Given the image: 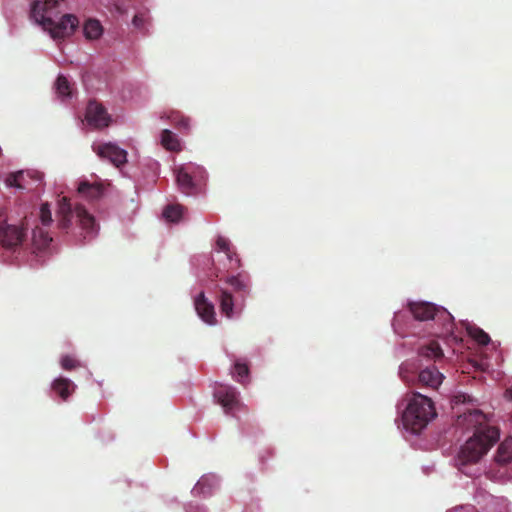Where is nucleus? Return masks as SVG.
<instances>
[{
    "mask_svg": "<svg viewBox=\"0 0 512 512\" xmlns=\"http://www.w3.org/2000/svg\"><path fill=\"white\" fill-rule=\"evenodd\" d=\"M60 363L61 367L65 370H73L80 366V363L70 355L63 356Z\"/></svg>",
    "mask_w": 512,
    "mask_h": 512,
    "instance_id": "c756f323",
    "label": "nucleus"
},
{
    "mask_svg": "<svg viewBox=\"0 0 512 512\" xmlns=\"http://www.w3.org/2000/svg\"><path fill=\"white\" fill-rule=\"evenodd\" d=\"M113 2L114 8L118 14L123 15L127 13V8L120 0H113Z\"/></svg>",
    "mask_w": 512,
    "mask_h": 512,
    "instance_id": "2f4dec72",
    "label": "nucleus"
},
{
    "mask_svg": "<svg viewBox=\"0 0 512 512\" xmlns=\"http://www.w3.org/2000/svg\"><path fill=\"white\" fill-rule=\"evenodd\" d=\"M214 396L217 398L218 403L224 408L226 413H230L240 405L238 392L232 386L220 385L216 389Z\"/></svg>",
    "mask_w": 512,
    "mask_h": 512,
    "instance_id": "f8f14e48",
    "label": "nucleus"
},
{
    "mask_svg": "<svg viewBox=\"0 0 512 512\" xmlns=\"http://www.w3.org/2000/svg\"><path fill=\"white\" fill-rule=\"evenodd\" d=\"M150 17L146 12H138L134 15L132 23L137 29H145L146 25L149 24Z\"/></svg>",
    "mask_w": 512,
    "mask_h": 512,
    "instance_id": "c85d7f7f",
    "label": "nucleus"
},
{
    "mask_svg": "<svg viewBox=\"0 0 512 512\" xmlns=\"http://www.w3.org/2000/svg\"><path fill=\"white\" fill-rule=\"evenodd\" d=\"M195 310L198 316L207 324H216V315L214 305L207 300L204 292H201L194 302Z\"/></svg>",
    "mask_w": 512,
    "mask_h": 512,
    "instance_id": "2eb2a0df",
    "label": "nucleus"
},
{
    "mask_svg": "<svg viewBox=\"0 0 512 512\" xmlns=\"http://www.w3.org/2000/svg\"><path fill=\"white\" fill-rule=\"evenodd\" d=\"M216 245L218 247V249L222 252H224L227 256V259L229 260L230 262V267L229 269H237L239 268L240 266V260L239 258L237 257L236 253L231 251L230 249V242L228 239L222 237V236H219L216 240Z\"/></svg>",
    "mask_w": 512,
    "mask_h": 512,
    "instance_id": "6ab92c4d",
    "label": "nucleus"
},
{
    "mask_svg": "<svg viewBox=\"0 0 512 512\" xmlns=\"http://www.w3.org/2000/svg\"><path fill=\"white\" fill-rule=\"evenodd\" d=\"M409 310L413 317L419 321L437 320L442 321L445 325H452L451 314L443 307H438L430 302H410Z\"/></svg>",
    "mask_w": 512,
    "mask_h": 512,
    "instance_id": "423d86ee",
    "label": "nucleus"
},
{
    "mask_svg": "<svg viewBox=\"0 0 512 512\" xmlns=\"http://www.w3.org/2000/svg\"><path fill=\"white\" fill-rule=\"evenodd\" d=\"M74 214L81 230L85 233L84 238L87 236H94L97 232V224L93 215H91L84 206L78 204L72 208L70 200L67 197H62L58 201L57 210V226L60 230L68 232L72 226V219Z\"/></svg>",
    "mask_w": 512,
    "mask_h": 512,
    "instance_id": "20e7f679",
    "label": "nucleus"
},
{
    "mask_svg": "<svg viewBox=\"0 0 512 512\" xmlns=\"http://www.w3.org/2000/svg\"><path fill=\"white\" fill-rule=\"evenodd\" d=\"M460 422L473 430V435L461 447L457 457L459 470L468 474L464 468L477 463L488 452L498 441L499 430L489 423L487 415L480 410L465 413Z\"/></svg>",
    "mask_w": 512,
    "mask_h": 512,
    "instance_id": "f257e3e1",
    "label": "nucleus"
},
{
    "mask_svg": "<svg viewBox=\"0 0 512 512\" xmlns=\"http://www.w3.org/2000/svg\"><path fill=\"white\" fill-rule=\"evenodd\" d=\"M208 481L209 479L208 478H201L197 484L194 486L193 488V492L196 493V494H199V493H206V491L204 490V488L206 487V485H208Z\"/></svg>",
    "mask_w": 512,
    "mask_h": 512,
    "instance_id": "7c9ffc66",
    "label": "nucleus"
},
{
    "mask_svg": "<svg viewBox=\"0 0 512 512\" xmlns=\"http://www.w3.org/2000/svg\"><path fill=\"white\" fill-rule=\"evenodd\" d=\"M444 375L435 367L429 366L422 369L417 375V383L421 387L437 389L443 382Z\"/></svg>",
    "mask_w": 512,
    "mask_h": 512,
    "instance_id": "4468645a",
    "label": "nucleus"
},
{
    "mask_svg": "<svg viewBox=\"0 0 512 512\" xmlns=\"http://www.w3.org/2000/svg\"><path fill=\"white\" fill-rule=\"evenodd\" d=\"M161 144L169 151L178 152L181 150V144L176 135L168 130L164 129L161 133Z\"/></svg>",
    "mask_w": 512,
    "mask_h": 512,
    "instance_id": "412c9836",
    "label": "nucleus"
},
{
    "mask_svg": "<svg viewBox=\"0 0 512 512\" xmlns=\"http://www.w3.org/2000/svg\"><path fill=\"white\" fill-rule=\"evenodd\" d=\"M78 193L89 200H96L103 194V186L98 183L91 184L87 181L80 182Z\"/></svg>",
    "mask_w": 512,
    "mask_h": 512,
    "instance_id": "a211bd4d",
    "label": "nucleus"
},
{
    "mask_svg": "<svg viewBox=\"0 0 512 512\" xmlns=\"http://www.w3.org/2000/svg\"><path fill=\"white\" fill-rule=\"evenodd\" d=\"M55 88L56 92L60 97H69L72 93L71 85L68 81V79L63 76L59 75L55 82Z\"/></svg>",
    "mask_w": 512,
    "mask_h": 512,
    "instance_id": "393cba45",
    "label": "nucleus"
},
{
    "mask_svg": "<svg viewBox=\"0 0 512 512\" xmlns=\"http://www.w3.org/2000/svg\"><path fill=\"white\" fill-rule=\"evenodd\" d=\"M225 283L231 289L216 285L220 311L227 318L231 319L234 314L241 313L247 296L250 294V282L241 275L228 276Z\"/></svg>",
    "mask_w": 512,
    "mask_h": 512,
    "instance_id": "7ed1b4c3",
    "label": "nucleus"
},
{
    "mask_svg": "<svg viewBox=\"0 0 512 512\" xmlns=\"http://www.w3.org/2000/svg\"><path fill=\"white\" fill-rule=\"evenodd\" d=\"M76 386L68 378L59 377L52 382L51 389L63 401H66L69 396L74 392Z\"/></svg>",
    "mask_w": 512,
    "mask_h": 512,
    "instance_id": "dca6fc26",
    "label": "nucleus"
},
{
    "mask_svg": "<svg viewBox=\"0 0 512 512\" xmlns=\"http://www.w3.org/2000/svg\"><path fill=\"white\" fill-rule=\"evenodd\" d=\"M94 151L99 157L109 160L116 167H119L127 162V152L115 144H101L98 145Z\"/></svg>",
    "mask_w": 512,
    "mask_h": 512,
    "instance_id": "9b49d317",
    "label": "nucleus"
},
{
    "mask_svg": "<svg viewBox=\"0 0 512 512\" xmlns=\"http://www.w3.org/2000/svg\"><path fill=\"white\" fill-rule=\"evenodd\" d=\"M495 461L500 465H505L512 461V437H508L501 442L495 455Z\"/></svg>",
    "mask_w": 512,
    "mask_h": 512,
    "instance_id": "aec40b11",
    "label": "nucleus"
},
{
    "mask_svg": "<svg viewBox=\"0 0 512 512\" xmlns=\"http://www.w3.org/2000/svg\"><path fill=\"white\" fill-rule=\"evenodd\" d=\"M83 32L87 39H97L101 36L103 29L98 20L89 19L84 24Z\"/></svg>",
    "mask_w": 512,
    "mask_h": 512,
    "instance_id": "4be33fe9",
    "label": "nucleus"
},
{
    "mask_svg": "<svg viewBox=\"0 0 512 512\" xmlns=\"http://www.w3.org/2000/svg\"><path fill=\"white\" fill-rule=\"evenodd\" d=\"M203 172L204 171L200 166L192 163L181 165L175 168L174 174L179 190L186 195L193 194L196 187L194 177L197 174H202Z\"/></svg>",
    "mask_w": 512,
    "mask_h": 512,
    "instance_id": "9d476101",
    "label": "nucleus"
},
{
    "mask_svg": "<svg viewBox=\"0 0 512 512\" xmlns=\"http://www.w3.org/2000/svg\"><path fill=\"white\" fill-rule=\"evenodd\" d=\"M213 276H214L216 279H218V278H220V279H221L220 274H219V271H216V272L213 274Z\"/></svg>",
    "mask_w": 512,
    "mask_h": 512,
    "instance_id": "473e14b6",
    "label": "nucleus"
},
{
    "mask_svg": "<svg viewBox=\"0 0 512 512\" xmlns=\"http://www.w3.org/2000/svg\"><path fill=\"white\" fill-rule=\"evenodd\" d=\"M38 220L40 225L37 224L32 231V242L35 249L42 251L48 248L53 240L46 230L53 222L50 205L48 203L41 204Z\"/></svg>",
    "mask_w": 512,
    "mask_h": 512,
    "instance_id": "0eeeda50",
    "label": "nucleus"
},
{
    "mask_svg": "<svg viewBox=\"0 0 512 512\" xmlns=\"http://www.w3.org/2000/svg\"><path fill=\"white\" fill-rule=\"evenodd\" d=\"M184 207L180 204L168 205L163 211V217L170 222H177L182 217Z\"/></svg>",
    "mask_w": 512,
    "mask_h": 512,
    "instance_id": "b1692460",
    "label": "nucleus"
},
{
    "mask_svg": "<svg viewBox=\"0 0 512 512\" xmlns=\"http://www.w3.org/2000/svg\"><path fill=\"white\" fill-rule=\"evenodd\" d=\"M507 393H509V394H510V397H511V399H512V385H511V388L507 390Z\"/></svg>",
    "mask_w": 512,
    "mask_h": 512,
    "instance_id": "72a5a7b5",
    "label": "nucleus"
},
{
    "mask_svg": "<svg viewBox=\"0 0 512 512\" xmlns=\"http://www.w3.org/2000/svg\"><path fill=\"white\" fill-rule=\"evenodd\" d=\"M469 335L480 345H487L490 342L489 335L479 327L468 329Z\"/></svg>",
    "mask_w": 512,
    "mask_h": 512,
    "instance_id": "a878e982",
    "label": "nucleus"
},
{
    "mask_svg": "<svg viewBox=\"0 0 512 512\" xmlns=\"http://www.w3.org/2000/svg\"><path fill=\"white\" fill-rule=\"evenodd\" d=\"M28 222L25 218L21 226L10 224L7 221L0 222V243L5 249H15L26 238Z\"/></svg>",
    "mask_w": 512,
    "mask_h": 512,
    "instance_id": "6e6552de",
    "label": "nucleus"
},
{
    "mask_svg": "<svg viewBox=\"0 0 512 512\" xmlns=\"http://www.w3.org/2000/svg\"><path fill=\"white\" fill-rule=\"evenodd\" d=\"M436 416L432 400L420 393H414L403 412V424L413 433L420 432Z\"/></svg>",
    "mask_w": 512,
    "mask_h": 512,
    "instance_id": "39448f33",
    "label": "nucleus"
},
{
    "mask_svg": "<svg viewBox=\"0 0 512 512\" xmlns=\"http://www.w3.org/2000/svg\"><path fill=\"white\" fill-rule=\"evenodd\" d=\"M234 373L236 375V380L239 383H244V378H247L249 375V368L246 363H242L240 361H236L234 363Z\"/></svg>",
    "mask_w": 512,
    "mask_h": 512,
    "instance_id": "bb28decb",
    "label": "nucleus"
},
{
    "mask_svg": "<svg viewBox=\"0 0 512 512\" xmlns=\"http://www.w3.org/2000/svg\"><path fill=\"white\" fill-rule=\"evenodd\" d=\"M167 119L170 120L171 124H173L177 129L181 131H188L190 129V119L178 111H172L167 116Z\"/></svg>",
    "mask_w": 512,
    "mask_h": 512,
    "instance_id": "5701e85b",
    "label": "nucleus"
},
{
    "mask_svg": "<svg viewBox=\"0 0 512 512\" xmlns=\"http://www.w3.org/2000/svg\"><path fill=\"white\" fill-rule=\"evenodd\" d=\"M64 0H45L43 3L34 1L31 17L48 31L53 39H63L72 35L79 21L75 15L60 14L64 10Z\"/></svg>",
    "mask_w": 512,
    "mask_h": 512,
    "instance_id": "f03ea898",
    "label": "nucleus"
},
{
    "mask_svg": "<svg viewBox=\"0 0 512 512\" xmlns=\"http://www.w3.org/2000/svg\"><path fill=\"white\" fill-rule=\"evenodd\" d=\"M42 179L43 175L38 171L21 170L10 173L5 180V183L9 187L32 191L41 185Z\"/></svg>",
    "mask_w": 512,
    "mask_h": 512,
    "instance_id": "1a4fd4ad",
    "label": "nucleus"
},
{
    "mask_svg": "<svg viewBox=\"0 0 512 512\" xmlns=\"http://www.w3.org/2000/svg\"><path fill=\"white\" fill-rule=\"evenodd\" d=\"M412 368H413V365L410 363H403L400 366V370H399L400 377L407 384L413 383L415 381V376L412 373Z\"/></svg>",
    "mask_w": 512,
    "mask_h": 512,
    "instance_id": "cd10ccee",
    "label": "nucleus"
},
{
    "mask_svg": "<svg viewBox=\"0 0 512 512\" xmlns=\"http://www.w3.org/2000/svg\"><path fill=\"white\" fill-rule=\"evenodd\" d=\"M86 118L89 124L97 127H107L110 122V116L106 109L96 101H90L87 106Z\"/></svg>",
    "mask_w": 512,
    "mask_h": 512,
    "instance_id": "ddd939ff",
    "label": "nucleus"
},
{
    "mask_svg": "<svg viewBox=\"0 0 512 512\" xmlns=\"http://www.w3.org/2000/svg\"><path fill=\"white\" fill-rule=\"evenodd\" d=\"M418 354L420 357L427 360H438L443 358L444 353L437 341H430L428 344L419 348Z\"/></svg>",
    "mask_w": 512,
    "mask_h": 512,
    "instance_id": "f3484780",
    "label": "nucleus"
}]
</instances>
